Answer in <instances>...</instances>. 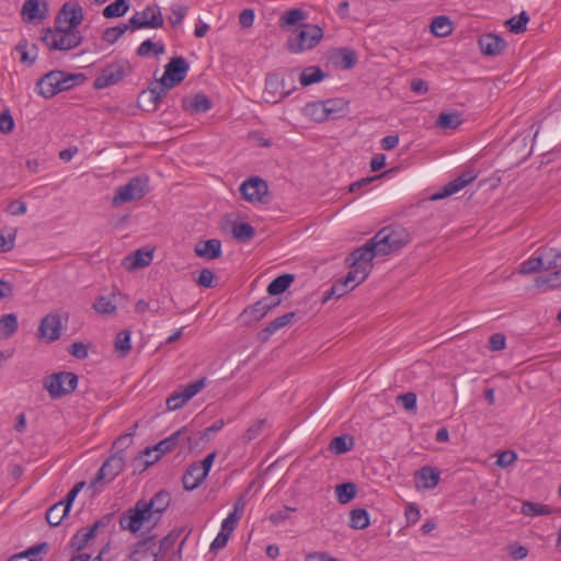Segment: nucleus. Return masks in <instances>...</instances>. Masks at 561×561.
<instances>
[{
  "label": "nucleus",
  "mask_w": 561,
  "mask_h": 561,
  "mask_svg": "<svg viewBox=\"0 0 561 561\" xmlns=\"http://www.w3.org/2000/svg\"><path fill=\"white\" fill-rule=\"evenodd\" d=\"M561 267V250L550 247L539 248L528 260L520 264L524 275Z\"/></svg>",
  "instance_id": "f257e3e1"
},
{
  "label": "nucleus",
  "mask_w": 561,
  "mask_h": 561,
  "mask_svg": "<svg viewBox=\"0 0 561 561\" xmlns=\"http://www.w3.org/2000/svg\"><path fill=\"white\" fill-rule=\"evenodd\" d=\"M42 41L50 50H70L81 44L82 36L77 28L55 26L44 31Z\"/></svg>",
  "instance_id": "f03ea898"
},
{
  "label": "nucleus",
  "mask_w": 561,
  "mask_h": 561,
  "mask_svg": "<svg viewBox=\"0 0 561 561\" xmlns=\"http://www.w3.org/2000/svg\"><path fill=\"white\" fill-rule=\"evenodd\" d=\"M371 239L377 245V253L387 255L409 243L410 236L402 227L387 226L380 229Z\"/></svg>",
  "instance_id": "7ed1b4c3"
},
{
  "label": "nucleus",
  "mask_w": 561,
  "mask_h": 561,
  "mask_svg": "<svg viewBox=\"0 0 561 561\" xmlns=\"http://www.w3.org/2000/svg\"><path fill=\"white\" fill-rule=\"evenodd\" d=\"M288 81L285 78L280 77L277 72H272L266 76L265 79V90L263 92L264 100L268 103H277L285 98L289 96L293 91L296 90L295 81L296 73L295 70L288 71Z\"/></svg>",
  "instance_id": "20e7f679"
},
{
  "label": "nucleus",
  "mask_w": 561,
  "mask_h": 561,
  "mask_svg": "<svg viewBox=\"0 0 561 561\" xmlns=\"http://www.w3.org/2000/svg\"><path fill=\"white\" fill-rule=\"evenodd\" d=\"M150 191L149 178L147 175H137L116 188L112 198L113 206H119L126 203L144 198Z\"/></svg>",
  "instance_id": "39448f33"
},
{
  "label": "nucleus",
  "mask_w": 561,
  "mask_h": 561,
  "mask_svg": "<svg viewBox=\"0 0 561 561\" xmlns=\"http://www.w3.org/2000/svg\"><path fill=\"white\" fill-rule=\"evenodd\" d=\"M43 387L50 398L58 399L77 389L78 376L70 371L54 373L44 378Z\"/></svg>",
  "instance_id": "423d86ee"
},
{
  "label": "nucleus",
  "mask_w": 561,
  "mask_h": 561,
  "mask_svg": "<svg viewBox=\"0 0 561 561\" xmlns=\"http://www.w3.org/2000/svg\"><path fill=\"white\" fill-rule=\"evenodd\" d=\"M323 37V30L317 24H304L295 37L287 41V49L299 54L314 48Z\"/></svg>",
  "instance_id": "0eeeda50"
},
{
  "label": "nucleus",
  "mask_w": 561,
  "mask_h": 561,
  "mask_svg": "<svg viewBox=\"0 0 561 561\" xmlns=\"http://www.w3.org/2000/svg\"><path fill=\"white\" fill-rule=\"evenodd\" d=\"M164 25V19L158 4H149L141 11H136L128 20L130 31L140 28H161Z\"/></svg>",
  "instance_id": "6e6552de"
},
{
  "label": "nucleus",
  "mask_w": 561,
  "mask_h": 561,
  "mask_svg": "<svg viewBox=\"0 0 561 561\" xmlns=\"http://www.w3.org/2000/svg\"><path fill=\"white\" fill-rule=\"evenodd\" d=\"M145 523L152 524V517L150 512H148V506H145V500H139L134 507L126 511L119 517L121 528L134 534L140 530Z\"/></svg>",
  "instance_id": "1a4fd4ad"
},
{
  "label": "nucleus",
  "mask_w": 561,
  "mask_h": 561,
  "mask_svg": "<svg viewBox=\"0 0 561 561\" xmlns=\"http://www.w3.org/2000/svg\"><path fill=\"white\" fill-rule=\"evenodd\" d=\"M68 319V313L58 310L46 314L39 322L37 337L47 342H55L61 335L62 319Z\"/></svg>",
  "instance_id": "9d476101"
},
{
  "label": "nucleus",
  "mask_w": 561,
  "mask_h": 561,
  "mask_svg": "<svg viewBox=\"0 0 561 561\" xmlns=\"http://www.w3.org/2000/svg\"><path fill=\"white\" fill-rule=\"evenodd\" d=\"M279 300L274 301L270 297H265L255 304L247 307L240 314L239 319L245 327H252L263 319L271 310L279 305Z\"/></svg>",
  "instance_id": "9b49d317"
},
{
  "label": "nucleus",
  "mask_w": 561,
  "mask_h": 561,
  "mask_svg": "<svg viewBox=\"0 0 561 561\" xmlns=\"http://www.w3.org/2000/svg\"><path fill=\"white\" fill-rule=\"evenodd\" d=\"M128 68L129 66L125 62L116 61L108 64L102 69L100 76L95 78L93 87L96 90H101L118 83L126 77Z\"/></svg>",
  "instance_id": "f8f14e48"
},
{
  "label": "nucleus",
  "mask_w": 561,
  "mask_h": 561,
  "mask_svg": "<svg viewBox=\"0 0 561 561\" xmlns=\"http://www.w3.org/2000/svg\"><path fill=\"white\" fill-rule=\"evenodd\" d=\"M125 466L124 458H106L101 466L95 477L90 483V486L99 491L105 484L114 480V478L123 471Z\"/></svg>",
  "instance_id": "ddd939ff"
},
{
  "label": "nucleus",
  "mask_w": 561,
  "mask_h": 561,
  "mask_svg": "<svg viewBox=\"0 0 561 561\" xmlns=\"http://www.w3.org/2000/svg\"><path fill=\"white\" fill-rule=\"evenodd\" d=\"M242 197L250 203H267L268 186L265 180L251 176L240 185Z\"/></svg>",
  "instance_id": "4468645a"
},
{
  "label": "nucleus",
  "mask_w": 561,
  "mask_h": 561,
  "mask_svg": "<svg viewBox=\"0 0 561 561\" xmlns=\"http://www.w3.org/2000/svg\"><path fill=\"white\" fill-rule=\"evenodd\" d=\"M205 387V378H201L185 386L181 391H174L167 399L169 411H176L183 408L188 400L196 396Z\"/></svg>",
  "instance_id": "2eb2a0df"
},
{
  "label": "nucleus",
  "mask_w": 561,
  "mask_h": 561,
  "mask_svg": "<svg viewBox=\"0 0 561 561\" xmlns=\"http://www.w3.org/2000/svg\"><path fill=\"white\" fill-rule=\"evenodd\" d=\"M376 255H379L377 253V245L373 239H369L363 247L353 250L345 259V263L347 265H357V267H366L371 271V261Z\"/></svg>",
  "instance_id": "dca6fc26"
},
{
  "label": "nucleus",
  "mask_w": 561,
  "mask_h": 561,
  "mask_svg": "<svg viewBox=\"0 0 561 561\" xmlns=\"http://www.w3.org/2000/svg\"><path fill=\"white\" fill-rule=\"evenodd\" d=\"M82 21V7L78 2H66L56 16L55 26L77 28Z\"/></svg>",
  "instance_id": "f3484780"
},
{
  "label": "nucleus",
  "mask_w": 561,
  "mask_h": 561,
  "mask_svg": "<svg viewBox=\"0 0 561 561\" xmlns=\"http://www.w3.org/2000/svg\"><path fill=\"white\" fill-rule=\"evenodd\" d=\"M190 66L184 57H172L165 65L163 76L160 78L173 87L182 83L187 75Z\"/></svg>",
  "instance_id": "a211bd4d"
},
{
  "label": "nucleus",
  "mask_w": 561,
  "mask_h": 561,
  "mask_svg": "<svg viewBox=\"0 0 561 561\" xmlns=\"http://www.w3.org/2000/svg\"><path fill=\"white\" fill-rule=\"evenodd\" d=\"M186 434V426L181 427L176 432H174L169 437L160 440L158 444L153 446H147L142 450L139 451L138 456H150L152 451L159 453L158 456H163L167 453H171L175 449V447H182L181 439Z\"/></svg>",
  "instance_id": "6ab92c4d"
},
{
  "label": "nucleus",
  "mask_w": 561,
  "mask_h": 561,
  "mask_svg": "<svg viewBox=\"0 0 561 561\" xmlns=\"http://www.w3.org/2000/svg\"><path fill=\"white\" fill-rule=\"evenodd\" d=\"M476 178L477 173L473 170H467L462 174H460L459 176L444 185L443 188L439 192L432 195L431 198L433 201H437L456 194L465 186L473 182Z\"/></svg>",
  "instance_id": "aec40b11"
},
{
  "label": "nucleus",
  "mask_w": 561,
  "mask_h": 561,
  "mask_svg": "<svg viewBox=\"0 0 561 561\" xmlns=\"http://www.w3.org/2000/svg\"><path fill=\"white\" fill-rule=\"evenodd\" d=\"M414 485L417 491L433 490L439 482L440 471L431 466H424L414 472Z\"/></svg>",
  "instance_id": "412c9836"
},
{
  "label": "nucleus",
  "mask_w": 561,
  "mask_h": 561,
  "mask_svg": "<svg viewBox=\"0 0 561 561\" xmlns=\"http://www.w3.org/2000/svg\"><path fill=\"white\" fill-rule=\"evenodd\" d=\"M171 502V495L164 490L157 492L150 501L145 500V506H148V512L152 517V526H154L161 518L163 512L167 511Z\"/></svg>",
  "instance_id": "4be33fe9"
},
{
  "label": "nucleus",
  "mask_w": 561,
  "mask_h": 561,
  "mask_svg": "<svg viewBox=\"0 0 561 561\" xmlns=\"http://www.w3.org/2000/svg\"><path fill=\"white\" fill-rule=\"evenodd\" d=\"M478 44L481 53L485 56H499L507 47L506 42L501 36L492 33L481 35Z\"/></svg>",
  "instance_id": "5701e85b"
},
{
  "label": "nucleus",
  "mask_w": 561,
  "mask_h": 561,
  "mask_svg": "<svg viewBox=\"0 0 561 561\" xmlns=\"http://www.w3.org/2000/svg\"><path fill=\"white\" fill-rule=\"evenodd\" d=\"M213 107L211 100L204 93L186 95L182 99V108L190 114L206 113Z\"/></svg>",
  "instance_id": "b1692460"
},
{
  "label": "nucleus",
  "mask_w": 561,
  "mask_h": 561,
  "mask_svg": "<svg viewBox=\"0 0 561 561\" xmlns=\"http://www.w3.org/2000/svg\"><path fill=\"white\" fill-rule=\"evenodd\" d=\"M58 70H51L48 73L42 76L37 80L36 88L38 89V94L41 96H43L44 99H50L60 93V90L58 88Z\"/></svg>",
  "instance_id": "393cba45"
},
{
  "label": "nucleus",
  "mask_w": 561,
  "mask_h": 561,
  "mask_svg": "<svg viewBox=\"0 0 561 561\" xmlns=\"http://www.w3.org/2000/svg\"><path fill=\"white\" fill-rule=\"evenodd\" d=\"M330 59L341 69H352L357 64V54L350 47H341L331 53Z\"/></svg>",
  "instance_id": "a878e982"
},
{
  "label": "nucleus",
  "mask_w": 561,
  "mask_h": 561,
  "mask_svg": "<svg viewBox=\"0 0 561 561\" xmlns=\"http://www.w3.org/2000/svg\"><path fill=\"white\" fill-rule=\"evenodd\" d=\"M208 442L207 437L203 435L202 432L193 433L186 427V434L181 439L182 447L179 450V454L181 453H199L202 448L206 445Z\"/></svg>",
  "instance_id": "bb28decb"
},
{
  "label": "nucleus",
  "mask_w": 561,
  "mask_h": 561,
  "mask_svg": "<svg viewBox=\"0 0 561 561\" xmlns=\"http://www.w3.org/2000/svg\"><path fill=\"white\" fill-rule=\"evenodd\" d=\"M153 259V250L138 249L125 257L128 270H137L148 266Z\"/></svg>",
  "instance_id": "cd10ccee"
},
{
  "label": "nucleus",
  "mask_w": 561,
  "mask_h": 561,
  "mask_svg": "<svg viewBox=\"0 0 561 561\" xmlns=\"http://www.w3.org/2000/svg\"><path fill=\"white\" fill-rule=\"evenodd\" d=\"M194 251L199 257L215 260L221 256V242L218 239L199 241L195 244Z\"/></svg>",
  "instance_id": "c85d7f7f"
},
{
  "label": "nucleus",
  "mask_w": 561,
  "mask_h": 561,
  "mask_svg": "<svg viewBox=\"0 0 561 561\" xmlns=\"http://www.w3.org/2000/svg\"><path fill=\"white\" fill-rule=\"evenodd\" d=\"M296 317L295 312H287L273 321H271L264 329L257 333V340L262 343L268 341V339L279 329L284 328Z\"/></svg>",
  "instance_id": "c756f323"
},
{
  "label": "nucleus",
  "mask_w": 561,
  "mask_h": 561,
  "mask_svg": "<svg viewBox=\"0 0 561 561\" xmlns=\"http://www.w3.org/2000/svg\"><path fill=\"white\" fill-rule=\"evenodd\" d=\"M47 12L46 3L44 4V11L39 8V1L38 0H26L23 3L21 14L25 22H34V21H42L45 19Z\"/></svg>",
  "instance_id": "7c9ffc66"
},
{
  "label": "nucleus",
  "mask_w": 561,
  "mask_h": 561,
  "mask_svg": "<svg viewBox=\"0 0 561 561\" xmlns=\"http://www.w3.org/2000/svg\"><path fill=\"white\" fill-rule=\"evenodd\" d=\"M49 549L48 542H41L27 548L26 550L13 556L12 561H42L43 556L47 554Z\"/></svg>",
  "instance_id": "2f4dec72"
},
{
  "label": "nucleus",
  "mask_w": 561,
  "mask_h": 561,
  "mask_svg": "<svg viewBox=\"0 0 561 561\" xmlns=\"http://www.w3.org/2000/svg\"><path fill=\"white\" fill-rule=\"evenodd\" d=\"M328 77L319 66H309L305 68L299 75V82L302 87H308L318 83Z\"/></svg>",
  "instance_id": "473e14b6"
},
{
  "label": "nucleus",
  "mask_w": 561,
  "mask_h": 561,
  "mask_svg": "<svg viewBox=\"0 0 561 561\" xmlns=\"http://www.w3.org/2000/svg\"><path fill=\"white\" fill-rule=\"evenodd\" d=\"M58 78H59V90L68 91L76 85L82 84L85 81V75L84 73H68L62 70H58Z\"/></svg>",
  "instance_id": "72a5a7b5"
},
{
  "label": "nucleus",
  "mask_w": 561,
  "mask_h": 561,
  "mask_svg": "<svg viewBox=\"0 0 561 561\" xmlns=\"http://www.w3.org/2000/svg\"><path fill=\"white\" fill-rule=\"evenodd\" d=\"M354 437L348 434L334 437L329 444V450L334 455L345 454L352 450Z\"/></svg>",
  "instance_id": "f704fd0d"
},
{
  "label": "nucleus",
  "mask_w": 561,
  "mask_h": 561,
  "mask_svg": "<svg viewBox=\"0 0 561 561\" xmlns=\"http://www.w3.org/2000/svg\"><path fill=\"white\" fill-rule=\"evenodd\" d=\"M130 335L131 331L122 330L115 336L114 348L121 358H125L130 352Z\"/></svg>",
  "instance_id": "c9c22d12"
},
{
  "label": "nucleus",
  "mask_w": 561,
  "mask_h": 561,
  "mask_svg": "<svg viewBox=\"0 0 561 561\" xmlns=\"http://www.w3.org/2000/svg\"><path fill=\"white\" fill-rule=\"evenodd\" d=\"M294 282V275L283 274L274 278L267 286V293L271 296L280 295L288 289Z\"/></svg>",
  "instance_id": "e433bc0d"
},
{
  "label": "nucleus",
  "mask_w": 561,
  "mask_h": 561,
  "mask_svg": "<svg viewBox=\"0 0 561 561\" xmlns=\"http://www.w3.org/2000/svg\"><path fill=\"white\" fill-rule=\"evenodd\" d=\"M138 424L135 423L128 433L121 435L113 444L111 448V456H121V454L130 446L133 437L136 433Z\"/></svg>",
  "instance_id": "4c0bfd02"
},
{
  "label": "nucleus",
  "mask_w": 561,
  "mask_h": 561,
  "mask_svg": "<svg viewBox=\"0 0 561 561\" xmlns=\"http://www.w3.org/2000/svg\"><path fill=\"white\" fill-rule=\"evenodd\" d=\"M18 317L14 313H7L0 318V339H9L18 330Z\"/></svg>",
  "instance_id": "58836bf2"
},
{
  "label": "nucleus",
  "mask_w": 561,
  "mask_h": 561,
  "mask_svg": "<svg viewBox=\"0 0 561 561\" xmlns=\"http://www.w3.org/2000/svg\"><path fill=\"white\" fill-rule=\"evenodd\" d=\"M431 32L437 37H444L453 32L451 21L448 16L439 15L433 19Z\"/></svg>",
  "instance_id": "ea45409f"
},
{
  "label": "nucleus",
  "mask_w": 561,
  "mask_h": 561,
  "mask_svg": "<svg viewBox=\"0 0 561 561\" xmlns=\"http://www.w3.org/2000/svg\"><path fill=\"white\" fill-rule=\"evenodd\" d=\"M70 511L66 510V505L58 502L51 505L46 512V520L50 526H58Z\"/></svg>",
  "instance_id": "a19ab883"
},
{
  "label": "nucleus",
  "mask_w": 561,
  "mask_h": 561,
  "mask_svg": "<svg viewBox=\"0 0 561 561\" xmlns=\"http://www.w3.org/2000/svg\"><path fill=\"white\" fill-rule=\"evenodd\" d=\"M215 458H203V461L202 462H194L190 466V474H192V472L194 471H197L198 472V477L197 479L195 480L193 484V486H199V484L205 480V478L207 477L211 466H213V462H214Z\"/></svg>",
  "instance_id": "79ce46f5"
},
{
  "label": "nucleus",
  "mask_w": 561,
  "mask_h": 561,
  "mask_svg": "<svg viewBox=\"0 0 561 561\" xmlns=\"http://www.w3.org/2000/svg\"><path fill=\"white\" fill-rule=\"evenodd\" d=\"M129 0H115L103 10V16L106 19L121 18L129 10Z\"/></svg>",
  "instance_id": "37998d69"
},
{
  "label": "nucleus",
  "mask_w": 561,
  "mask_h": 561,
  "mask_svg": "<svg viewBox=\"0 0 561 561\" xmlns=\"http://www.w3.org/2000/svg\"><path fill=\"white\" fill-rule=\"evenodd\" d=\"M307 18L306 12L301 9L295 8L287 10L279 19V26H295Z\"/></svg>",
  "instance_id": "c03bdc74"
},
{
  "label": "nucleus",
  "mask_w": 561,
  "mask_h": 561,
  "mask_svg": "<svg viewBox=\"0 0 561 561\" xmlns=\"http://www.w3.org/2000/svg\"><path fill=\"white\" fill-rule=\"evenodd\" d=\"M529 15L526 11H522L518 15L505 21V26L514 34H522L526 31Z\"/></svg>",
  "instance_id": "a18cd8bd"
},
{
  "label": "nucleus",
  "mask_w": 561,
  "mask_h": 561,
  "mask_svg": "<svg viewBox=\"0 0 561 561\" xmlns=\"http://www.w3.org/2000/svg\"><path fill=\"white\" fill-rule=\"evenodd\" d=\"M306 115L310 116L312 121L321 123L329 121L325 105L323 101L312 102L305 107Z\"/></svg>",
  "instance_id": "49530a36"
},
{
  "label": "nucleus",
  "mask_w": 561,
  "mask_h": 561,
  "mask_svg": "<svg viewBox=\"0 0 561 561\" xmlns=\"http://www.w3.org/2000/svg\"><path fill=\"white\" fill-rule=\"evenodd\" d=\"M165 50V46L163 42H152L151 39L144 41L137 48V56L146 57L149 54L153 53L156 56L163 54Z\"/></svg>",
  "instance_id": "de8ad7c7"
},
{
  "label": "nucleus",
  "mask_w": 561,
  "mask_h": 561,
  "mask_svg": "<svg viewBox=\"0 0 561 561\" xmlns=\"http://www.w3.org/2000/svg\"><path fill=\"white\" fill-rule=\"evenodd\" d=\"M231 232L240 242L251 240L255 234L254 228L248 222H234Z\"/></svg>",
  "instance_id": "09e8293b"
},
{
  "label": "nucleus",
  "mask_w": 561,
  "mask_h": 561,
  "mask_svg": "<svg viewBox=\"0 0 561 561\" xmlns=\"http://www.w3.org/2000/svg\"><path fill=\"white\" fill-rule=\"evenodd\" d=\"M520 513L525 516H540V515H550L552 510L549 506L534 503L530 501H525L522 504Z\"/></svg>",
  "instance_id": "8fccbe9b"
},
{
  "label": "nucleus",
  "mask_w": 561,
  "mask_h": 561,
  "mask_svg": "<svg viewBox=\"0 0 561 561\" xmlns=\"http://www.w3.org/2000/svg\"><path fill=\"white\" fill-rule=\"evenodd\" d=\"M350 271L344 277V280L348 283L350 285H359L363 283L369 275L371 271L367 270L366 267H357V265H348Z\"/></svg>",
  "instance_id": "3c124183"
},
{
  "label": "nucleus",
  "mask_w": 561,
  "mask_h": 561,
  "mask_svg": "<svg viewBox=\"0 0 561 561\" xmlns=\"http://www.w3.org/2000/svg\"><path fill=\"white\" fill-rule=\"evenodd\" d=\"M356 485L352 482L341 483L335 486V493L341 504L351 502L356 495Z\"/></svg>",
  "instance_id": "603ef678"
},
{
  "label": "nucleus",
  "mask_w": 561,
  "mask_h": 561,
  "mask_svg": "<svg viewBox=\"0 0 561 561\" xmlns=\"http://www.w3.org/2000/svg\"><path fill=\"white\" fill-rule=\"evenodd\" d=\"M462 123L458 113H440L436 126L442 129H456Z\"/></svg>",
  "instance_id": "864d4df0"
},
{
  "label": "nucleus",
  "mask_w": 561,
  "mask_h": 561,
  "mask_svg": "<svg viewBox=\"0 0 561 561\" xmlns=\"http://www.w3.org/2000/svg\"><path fill=\"white\" fill-rule=\"evenodd\" d=\"M153 96L149 88L141 91L137 99L139 107L146 112H156L159 108V103Z\"/></svg>",
  "instance_id": "5fc2aeb1"
},
{
  "label": "nucleus",
  "mask_w": 561,
  "mask_h": 561,
  "mask_svg": "<svg viewBox=\"0 0 561 561\" xmlns=\"http://www.w3.org/2000/svg\"><path fill=\"white\" fill-rule=\"evenodd\" d=\"M329 119H336L344 115L345 104L341 99H330L323 101Z\"/></svg>",
  "instance_id": "6e6d98bb"
},
{
  "label": "nucleus",
  "mask_w": 561,
  "mask_h": 561,
  "mask_svg": "<svg viewBox=\"0 0 561 561\" xmlns=\"http://www.w3.org/2000/svg\"><path fill=\"white\" fill-rule=\"evenodd\" d=\"M354 288L355 285H350L344 280V278L339 279L331 286L330 290L324 294L323 301H327L332 297L340 298Z\"/></svg>",
  "instance_id": "4d7b16f0"
},
{
  "label": "nucleus",
  "mask_w": 561,
  "mask_h": 561,
  "mask_svg": "<svg viewBox=\"0 0 561 561\" xmlns=\"http://www.w3.org/2000/svg\"><path fill=\"white\" fill-rule=\"evenodd\" d=\"M369 525V515L365 508H355L351 511L350 526L353 529H365Z\"/></svg>",
  "instance_id": "13d9d810"
},
{
  "label": "nucleus",
  "mask_w": 561,
  "mask_h": 561,
  "mask_svg": "<svg viewBox=\"0 0 561 561\" xmlns=\"http://www.w3.org/2000/svg\"><path fill=\"white\" fill-rule=\"evenodd\" d=\"M129 30V26H128V22L127 23H124V24H121V25H117V26H113V27H107L104 32H103V41H105L107 44H114L116 43L119 37L127 31Z\"/></svg>",
  "instance_id": "bf43d9fd"
},
{
  "label": "nucleus",
  "mask_w": 561,
  "mask_h": 561,
  "mask_svg": "<svg viewBox=\"0 0 561 561\" xmlns=\"http://www.w3.org/2000/svg\"><path fill=\"white\" fill-rule=\"evenodd\" d=\"M536 284L537 286L540 288V287H543L546 286L547 288H557V287H560L561 286V271L560 268L548 274L547 276H543V277H538L536 279Z\"/></svg>",
  "instance_id": "052dcab7"
},
{
  "label": "nucleus",
  "mask_w": 561,
  "mask_h": 561,
  "mask_svg": "<svg viewBox=\"0 0 561 561\" xmlns=\"http://www.w3.org/2000/svg\"><path fill=\"white\" fill-rule=\"evenodd\" d=\"M266 424L267 422L265 419L257 420L253 425L248 427V430L245 431L243 435V442L250 443L253 439L257 438L264 432Z\"/></svg>",
  "instance_id": "680f3d73"
},
{
  "label": "nucleus",
  "mask_w": 561,
  "mask_h": 561,
  "mask_svg": "<svg viewBox=\"0 0 561 561\" xmlns=\"http://www.w3.org/2000/svg\"><path fill=\"white\" fill-rule=\"evenodd\" d=\"M172 88L174 87L163 81L162 79L156 80L149 87V89L152 91V94L154 95L153 99H156L159 104Z\"/></svg>",
  "instance_id": "e2e57ef3"
},
{
  "label": "nucleus",
  "mask_w": 561,
  "mask_h": 561,
  "mask_svg": "<svg viewBox=\"0 0 561 561\" xmlns=\"http://www.w3.org/2000/svg\"><path fill=\"white\" fill-rule=\"evenodd\" d=\"M93 308L101 314H112L116 311V306L105 296L98 297L93 304Z\"/></svg>",
  "instance_id": "0e129e2a"
},
{
  "label": "nucleus",
  "mask_w": 561,
  "mask_h": 561,
  "mask_svg": "<svg viewBox=\"0 0 561 561\" xmlns=\"http://www.w3.org/2000/svg\"><path fill=\"white\" fill-rule=\"evenodd\" d=\"M187 13V7L183 4L171 5V14L168 20L172 26H179Z\"/></svg>",
  "instance_id": "69168bd1"
},
{
  "label": "nucleus",
  "mask_w": 561,
  "mask_h": 561,
  "mask_svg": "<svg viewBox=\"0 0 561 561\" xmlns=\"http://www.w3.org/2000/svg\"><path fill=\"white\" fill-rule=\"evenodd\" d=\"M14 119L9 108H5L0 113V133L9 135L14 129Z\"/></svg>",
  "instance_id": "338daca9"
},
{
  "label": "nucleus",
  "mask_w": 561,
  "mask_h": 561,
  "mask_svg": "<svg viewBox=\"0 0 561 561\" xmlns=\"http://www.w3.org/2000/svg\"><path fill=\"white\" fill-rule=\"evenodd\" d=\"M90 540L91 537L87 536L84 528H81L72 536L70 540V547L76 551H80Z\"/></svg>",
  "instance_id": "774afa93"
}]
</instances>
